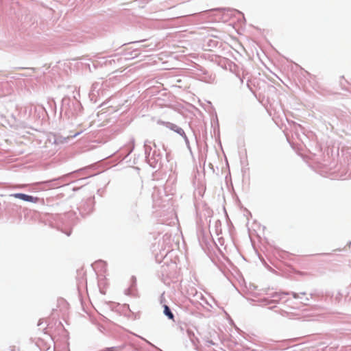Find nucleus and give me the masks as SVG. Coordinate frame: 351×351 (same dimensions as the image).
I'll list each match as a JSON object with an SVG mask.
<instances>
[{"instance_id":"nucleus-1","label":"nucleus","mask_w":351,"mask_h":351,"mask_svg":"<svg viewBox=\"0 0 351 351\" xmlns=\"http://www.w3.org/2000/svg\"><path fill=\"white\" fill-rule=\"evenodd\" d=\"M11 196H12L15 198L22 199L23 201L30 202H34V203H36L38 201V197L23 194V193H14V194L11 195Z\"/></svg>"},{"instance_id":"nucleus-2","label":"nucleus","mask_w":351,"mask_h":351,"mask_svg":"<svg viewBox=\"0 0 351 351\" xmlns=\"http://www.w3.org/2000/svg\"><path fill=\"white\" fill-rule=\"evenodd\" d=\"M164 313L171 319H173L174 315L171 313V310L168 307V306H164Z\"/></svg>"}]
</instances>
